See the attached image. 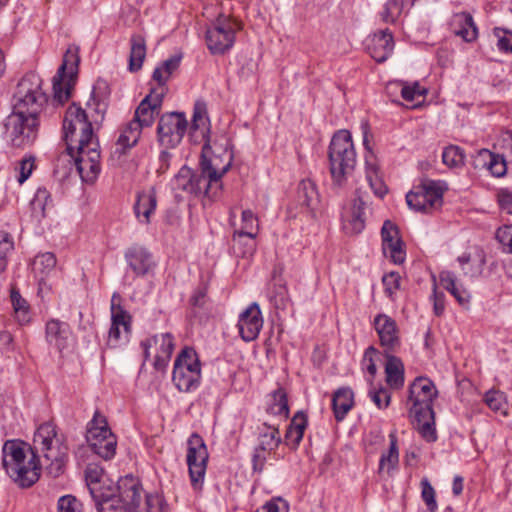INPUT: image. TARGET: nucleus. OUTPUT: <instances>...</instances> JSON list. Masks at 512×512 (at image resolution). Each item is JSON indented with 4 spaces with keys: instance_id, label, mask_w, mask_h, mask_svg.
I'll return each mask as SVG.
<instances>
[{
    "instance_id": "obj_8",
    "label": "nucleus",
    "mask_w": 512,
    "mask_h": 512,
    "mask_svg": "<svg viewBox=\"0 0 512 512\" xmlns=\"http://www.w3.org/2000/svg\"><path fill=\"white\" fill-rule=\"evenodd\" d=\"M47 102L42 91V79L35 72L26 73L17 85L13 96V106L18 110L39 114Z\"/></svg>"
},
{
    "instance_id": "obj_54",
    "label": "nucleus",
    "mask_w": 512,
    "mask_h": 512,
    "mask_svg": "<svg viewBox=\"0 0 512 512\" xmlns=\"http://www.w3.org/2000/svg\"><path fill=\"white\" fill-rule=\"evenodd\" d=\"M496 239L505 252L512 254V225H504L498 228Z\"/></svg>"
},
{
    "instance_id": "obj_59",
    "label": "nucleus",
    "mask_w": 512,
    "mask_h": 512,
    "mask_svg": "<svg viewBox=\"0 0 512 512\" xmlns=\"http://www.w3.org/2000/svg\"><path fill=\"white\" fill-rule=\"evenodd\" d=\"M496 154L488 149H481L477 152L474 158V166L477 169H488L490 162L494 159Z\"/></svg>"
},
{
    "instance_id": "obj_18",
    "label": "nucleus",
    "mask_w": 512,
    "mask_h": 512,
    "mask_svg": "<svg viewBox=\"0 0 512 512\" xmlns=\"http://www.w3.org/2000/svg\"><path fill=\"white\" fill-rule=\"evenodd\" d=\"M382 250L384 255L394 264H402L406 258L403 242L399 236L398 227L386 220L381 229Z\"/></svg>"
},
{
    "instance_id": "obj_48",
    "label": "nucleus",
    "mask_w": 512,
    "mask_h": 512,
    "mask_svg": "<svg viewBox=\"0 0 512 512\" xmlns=\"http://www.w3.org/2000/svg\"><path fill=\"white\" fill-rule=\"evenodd\" d=\"M442 160L450 168H457L464 165L465 154L458 146H448L442 153Z\"/></svg>"
},
{
    "instance_id": "obj_7",
    "label": "nucleus",
    "mask_w": 512,
    "mask_h": 512,
    "mask_svg": "<svg viewBox=\"0 0 512 512\" xmlns=\"http://www.w3.org/2000/svg\"><path fill=\"white\" fill-rule=\"evenodd\" d=\"M201 380V363L196 351L191 347L181 350L175 359L172 381L180 392H190L198 388Z\"/></svg>"
},
{
    "instance_id": "obj_20",
    "label": "nucleus",
    "mask_w": 512,
    "mask_h": 512,
    "mask_svg": "<svg viewBox=\"0 0 512 512\" xmlns=\"http://www.w3.org/2000/svg\"><path fill=\"white\" fill-rule=\"evenodd\" d=\"M263 322L259 305L256 302L251 303L238 318L237 326L241 338L246 342L255 340L263 327Z\"/></svg>"
},
{
    "instance_id": "obj_47",
    "label": "nucleus",
    "mask_w": 512,
    "mask_h": 512,
    "mask_svg": "<svg viewBox=\"0 0 512 512\" xmlns=\"http://www.w3.org/2000/svg\"><path fill=\"white\" fill-rule=\"evenodd\" d=\"M484 402L494 412L507 415L508 402L503 392L499 390H490L484 396Z\"/></svg>"
},
{
    "instance_id": "obj_25",
    "label": "nucleus",
    "mask_w": 512,
    "mask_h": 512,
    "mask_svg": "<svg viewBox=\"0 0 512 512\" xmlns=\"http://www.w3.org/2000/svg\"><path fill=\"white\" fill-rule=\"evenodd\" d=\"M174 187L190 194H200L203 190L208 195L211 187L207 186L203 174L195 175L192 169L184 166L175 176Z\"/></svg>"
},
{
    "instance_id": "obj_42",
    "label": "nucleus",
    "mask_w": 512,
    "mask_h": 512,
    "mask_svg": "<svg viewBox=\"0 0 512 512\" xmlns=\"http://www.w3.org/2000/svg\"><path fill=\"white\" fill-rule=\"evenodd\" d=\"M307 423L308 420L306 414L302 411H298L293 416L291 423L286 431V439L295 446L299 445L303 438Z\"/></svg>"
},
{
    "instance_id": "obj_16",
    "label": "nucleus",
    "mask_w": 512,
    "mask_h": 512,
    "mask_svg": "<svg viewBox=\"0 0 512 512\" xmlns=\"http://www.w3.org/2000/svg\"><path fill=\"white\" fill-rule=\"evenodd\" d=\"M140 345L145 361L150 358V350H155L153 366L158 371H164L175 347L174 337L170 333H161L143 340Z\"/></svg>"
},
{
    "instance_id": "obj_40",
    "label": "nucleus",
    "mask_w": 512,
    "mask_h": 512,
    "mask_svg": "<svg viewBox=\"0 0 512 512\" xmlns=\"http://www.w3.org/2000/svg\"><path fill=\"white\" fill-rule=\"evenodd\" d=\"M396 85L400 87L402 98L413 103V107H418L425 99L428 90L421 86L419 82H396Z\"/></svg>"
},
{
    "instance_id": "obj_26",
    "label": "nucleus",
    "mask_w": 512,
    "mask_h": 512,
    "mask_svg": "<svg viewBox=\"0 0 512 512\" xmlns=\"http://www.w3.org/2000/svg\"><path fill=\"white\" fill-rule=\"evenodd\" d=\"M367 51L376 62H384L392 53L394 41L388 29L375 33L367 43Z\"/></svg>"
},
{
    "instance_id": "obj_2",
    "label": "nucleus",
    "mask_w": 512,
    "mask_h": 512,
    "mask_svg": "<svg viewBox=\"0 0 512 512\" xmlns=\"http://www.w3.org/2000/svg\"><path fill=\"white\" fill-rule=\"evenodd\" d=\"M107 107L100 110V101L90 99L87 110L72 103L63 120L66 156L74 162L84 182H93L101 169L99 141L93 132V123L103 121Z\"/></svg>"
},
{
    "instance_id": "obj_51",
    "label": "nucleus",
    "mask_w": 512,
    "mask_h": 512,
    "mask_svg": "<svg viewBox=\"0 0 512 512\" xmlns=\"http://www.w3.org/2000/svg\"><path fill=\"white\" fill-rule=\"evenodd\" d=\"M57 512H83V507L76 497L64 495L58 500Z\"/></svg>"
},
{
    "instance_id": "obj_49",
    "label": "nucleus",
    "mask_w": 512,
    "mask_h": 512,
    "mask_svg": "<svg viewBox=\"0 0 512 512\" xmlns=\"http://www.w3.org/2000/svg\"><path fill=\"white\" fill-rule=\"evenodd\" d=\"M110 96V88L105 80L99 79L93 86L91 92L92 100L100 101V110L108 107V100Z\"/></svg>"
},
{
    "instance_id": "obj_13",
    "label": "nucleus",
    "mask_w": 512,
    "mask_h": 512,
    "mask_svg": "<svg viewBox=\"0 0 512 512\" xmlns=\"http://www.w3.org/2000/svg\"><path fill=\"white\" fill-rule=\"evenodd\" d=\"M188 128L183 112H168L161 115L157 125V136L161 145L174 148L180 144Z\"/></svg>"
},
{
    "instance_id": "obj_24",
    "label": "nucleus",
    "mask_w": 512,
    "mask_h": 512,
    "mask_svg": "<svg viewBox=\"0 0 512 512\" xmlns=\"http://www.w3.org/2000/svg\"><path fill=\"white\" fill-rule=\"evenodd\" d=\"M125 260L129 268L138 277L149 274L155 267L152 254L140 245H133L125 252Z\"/></svg>"
},
{
    "instance_id": "obj_12",
    "label": "nucleus",
    "mask_w": 512,
    "mask_h": 512,
    "mask_svg": "<svg viewBox=\"0 0 512 512\" xmlns=\"http://www.w3.org/2000/svg\"><path fill=\"white\" fill-rule=\"evenodd\" d=\"M208 451L203 438L193 433L187 441L186 461L191 485L195 490L202 488L207 468Z\"/></svg>"
},
{
    "instance_id": "obj_63",
    "label": "nucleus",
    "mask_w": 512,
    "mask_h": 512,
    "mask_svg": "<svg viewBox=\"0 0 512 512\" xmlns=\"http://www.w3.org/2000/svg\"><path fill=\"white\" fill-rule=\"evenodd\" d=\"M267 451L262 450L258 447L255 448L253 457H252V464H253V470L257 472H261L264 469V465L266 462V456L265 453Z\"/></svg>"
},
{
    "instance_id": "obj_39",
    "label": "nucleus",
    "mask_w": 512,
    "mask_h": 512,
    "mask_svg": "<svg viewBox=\"0 0 512 512\" xmlns=\"http://www.w3.org/2000/svg\"><path fill=\"white\" fill-rule=\"evenodd\" d=\"M298 202L309 210H314L319 203V194L313 181L302 180L297 189Z\"/></svg>"
},
{
    "instance_id": "obj_30",
    "label": "nucleus",
    "mask_w": 512,
    "mask_h": 512,
    "mask_svg": "<svg viewBox=\"0 0 512 512\" xmlns=\"http://www.w3.org/2000/svg\"><path fill=\"white\" fill-rule=\"evenodd\" d=\"M266 413L280 420H286L289 417L288 396L283 387H278L268 395L266 403Z\"/></svg>"
},
{
    "instance_id": "obj_15",
    "label": "nucleus",
    "mask_w": 512,
    "mask_h": 512,
    "mask_svg": "<svg viewBox=\"0 0 512 512\" xmlns=\"http://www.w3.org/2000/svg\"><path fill=\"white\" fill-rule=\"evenodd\" d=\"M111 327L108 332L107 345L116 348L128 341L131 332V316L121 306V296L115 292L111 298Z\"/></svg>"
},
{
    "instance_id": "obj_10",
    "label": "nucleus",
    "mask_w": 512,
    "mask_h": 512,
    "mask_svg": "<svg viewBox=\"0 0 512 512\" xmlns=\"http://www.w3.org/2000/svg\"><path fill=\"white\" fill-rule=\"evenodd\" d=\"M86 439L92 451L104 460H110L115 456L117 438L109 428L105 416L98 411L88 423Z\"/></svg>"
},
{
    "instance_id": "obj_46",
    "label": "nucleus",
    "mask_w": 512,
    "mask_h": 512,
    "mask_svg": "<svg viewBox=\"0 0 512 512\" xmlns=\"http://www.w3.org/2000/svg\"><path fill=\"white\" fill-rule=\"evenodd\" d=\"M269 300L276 309H286L290 303L288 288L283 279L274 282L269 292Z\"/></svg>"
},
{
    "instance_id": "obj_5",
    "label": "nucleus",
    "mask_w": 512,
    "mask_h": 512,
    "mask_svg": "<svg viewBox=\"0 0 512 512\" xmlns=\"http://www.w3.org/2000/svg\"><path fill=\"white\" fill-rule=\"evenodd\" d=\"M328 157L332 187L341 191L347 186L348 178L357 164V154L349 131L339 130L334 134L329 145Z\"/></svg>"
},
{
    "instance_id": "obj_31",
    "label": "nucleus",
    "mask_w": 512,
    "mask_h": 512,
    "mask_svg": "<svg viewBox=\"0 0 512 512\" xmlns=\"http://www.w3.org/2000/svg\"><path fill=\"white\" fill-rule=\"evenodd\" d=\"M389 448L382 452L378 474H387L388 476L398 468L399 464V449L397 445V437L394 433L389 434Z\"/></svg>"
},
{
    "instance_id": "obj_33",
    "label": "nucleus",
    "mask_w": 512,
    "mask_h": 512,
    "mask_svg": "<svg viewBox=\"0 0 512 512\" xmlns=\"http://www.w3.org/2000/svg\"><path fill=\"white\" fill-rule=\"evenodd\" d=\"M91 496L98 512H128L120 500L109 491H99L96 487H92Z\"/></svg>"
},
{
    "instance_id": "obj_52",
    "label": "nucleus",
    "mask_w": 512,
    "mask_h": 512,
    "mask_svg": "<svg viewBox=\"0 0 512 512\" xmlns=\"http://www.w3.org/2000/svg\"><path fill=\"white\" fill-rule=\"evenodd\" d=\"M493 33L497 38V48L501 52H512V31L496 27Z\"/></svg>"
},
{
    "instance_id": "obj_60",
    "label": "nucleus",
    "mask_w": 512,
    "mask_h": 512,
    "mask_svg": "<svg viewBox=\"0 0 512 512\" xmlns=\"http://www.w3.org/2000/svg\"><path fill=\"white\" fill-rule=\"evenodd\" d=\"M400 280H401V277L396 272H391L389 274H386L382 279L383 285L385 287V291L389 295H392L396 290L399 289Z\"/></svg>"
},
{
    "instance_id": "obj_41",
    "label": "nucleus",
    "mask_w": 512,
    "mask_h": 512,
    "mask_svg": "<svg viewBox=\"0 0 512 512\" xmlns=\"http://www.w3.org/2000/svg\"><path fill=\"white\" fill-rule=\"evenodd\" d=\"M439 280L440 284L449 291L461 305L469 303L470 296L464 288L457 285L454 273L442 271L439 274Z\"/></svg>"
},
{
    "instance_id": "obj_53",
    "label": "nucleus",
    "mask_w": 512,
    "mask_h": 512,
    "mask_svg": "<svg viewBox=\"0 0 512 512\" xmlns=\"http://www.w3.org/2000/svg\"><path fill=\"white\" fill-rule=\"evenodd\" d=\"M35 168V158L31 155L24 157L15 168L19 172L17 180L19 184H23L31 175Z\"/></svg>"
},
{
    "instance_id": "obj_4",
    "label": "nucleus",
    "mask_w": 512,
    "mask_h": 512,
    "mask_svg": "<svg viewBox=\"0 0 512 512\" xmlns=\"http://www.w3.org/2000/svg\"><path fill=\"white\" fill-rule=\"evenodd\" d=\"M408 402L411 403L409 416L420 435L427 442L437 439L433 401L438 396L434 383L427 377H417L410 384Z\"/></svg>"
},
{
    "instance_id": "obj_28",
    "label": "nucleus",
    "mask_w": 512,
    "mask_h": 512,
    "mask_svg": "<svg viewBox=\"0 0 512 512\" xmlns=\"http://www.w3.org/2000/svg\"><path fill=\"white\" fill-rule=\"evenodd\" d=\"M365 175L373 193L377 197L383 198L388 192V188L382 179L378 161L371 151H368L365 156Z\"/></svg>"
},
{
    "instance_id": "obj_29",
    "label": "nucleus",
    "mask_w": 512,
    "mask_h": 512,
    "mask_svg": "<svg viewBox=\"0 0 512 512\" xmlns=\"http://www.w3.org/2000/svg\"><path fill=\"white\" fill-rule=\"evenodd\" d=\"M157 206L156 193L153 188L139 192L134 205V213L136 218L144 224L150 223L151 215Z\"/></svg>"
},
{
    "instance_id": "obj_19",
    "label": "nucleus",
    "mask_w": 512,
    "mask_h": 512,
    "mask_svg": "<svg viewBox=\"0 0 512 512\" xmlns=\"http://www.w3.org/2000/svg\"><path fill=\"white\" fill-rule=\"evenodd\" d=\"M164 96L163 88L151 89L136 108L133 120L143 128L152 126L155 117L160 113Z\"/></svg>"
},
{
    "instance_id": "obj_3",
    "label": "nucleus",
    "mask_w": 512,
    "mask_h": 512,
    "mask_svg": "<svg viewBox=\"0 0 512 512\" xmlns=\"http://www.w3.org/2000/svg\"><path fill=\"white\" fill-rule=\"evenodd\" d=\"M190 137L195 142L204 141L201 153V173L207 186L219 183L221 178L228 172L232 165L233 155L224 150L222 154L212 153L210 146V121L207 115L205 102L197 101L194 105Z\"/></svg>"
},
{
    "instance_id": "obj_43",
    "label": "nucleus",
    "mask_w": 512,
    "mask_h": 512,
    "mask_svg": "<svg viewBox=\"0 0 512 512\" xmlns=\"http://www.w3.org/2000/svg\"><path fill=\"white\" fill-rule=\"evenodd\" d=\"M142 129L141 124L132 119L123 126L117 143L124 149L135 146L140 139Z\"/></svg>"
},
{
    "instance_id": "obj_17",
    "label": "nucleus",
    "mask_w": 512,
    "mask_h": 512,
    "mask_svg": "<svg viewBox=\"0 0 512 512\" xmlns=\"http://www.w3.org/2000/svg\"><path fill=\"white\" fill-rule=\"evenodd\" d=\"M374 327L383 348V354L396 353L401 346V341L395 320L386 314H378L374 318Z\"/></svg>"
},
{
    "instance_id": "obj_62",
    "label": "nucleus",
    "mask_w": 512,
    "mask_h": 512,
    "mask_svg": "<svg viewBox=\"0 0 512 512\" xmlns=\"http://www.w3.org/2000/svg\"><path fill=\"white\" fill-rule=\"evenodd\" d=\"M14 249L12 237L4 231L0 232V256L7 258V254Z\"/></svg>"
},
{
    "instance_id": "obj_36",
    "label": "nucleus",
    "mask_w": 512,
    "mask_h": 512,
    "mask_svg": "<svg viewBox=\"0 0 512 512\" xmlns=\"http://www.w3.org/2000/svg\"><path fill=\"white\" fill-rule=\"evenodd\" d=\"M181 62L180 55H173L165 60L161 66L156 67L152 78L158 83V87L155 89H164V95L166 94L167 87L166 83L170 79L171 75L179 68Z\"/></svg>"
},
{
    "instance_id": "obj_58",
    "label": "nucleus",
    "mask_w": 512,
    "mask_h": 512,
    "mask_svg": "<svg viewBox=\"0 0 512 512\" xmlns=\"http://www.w3.org/2000/svg\"><path fill=\"white\" fill-rule=\"evenodd\" d=\"M495 177H502L506 174L507 165L502 155L496 154L487 169Z\"/></svg>"
},
{
    "instance_id": "obj_55",
    "label": "nucleus",
    "mask_w": 512,
    "mask_h": 512,
    "mask_svg": "<svg viewBox=\"0 0 512 512\" xmlns=\"http://www.w3.org/2000/svg\"><path fill=\"white\" fill-rule=\"evenodd\" d=\"M378 354V350L374 346H369L363 355L362 367L365 369L371 377H374L377 372V366L375 363V357Z\"/></svg>"
},
{
    "instance_id": "obj_50",
    "label": "nucleus",
    "mask_w": 512,
    "mask_h": 512,
    "mask_svg": "<svg viewBox=\"0 0 512 512\" xmlns=\"http://www.w3.org/2000/svg\"><path fill=\"white\" fill-rule=\"evenodd\" d=\"M421 497L430 512H436L438 506L435 499V490L427 478L421 480Z\"/></svg>"
},
{
    "instance_id": "obj_32",
    "label": "nucleus",
    "mask_w": 512,
    "mask_h": 512,
    "mask_svg": "<svg viewBox=\"0 0 512 512\" xmlns=\"http://www.w3.org/2000/svg\"><path fill=\"white\" fill-rule=\"evenodd\" d=\"M354 405V393L348 387L336 390L332 397V408L337 421H342Z\"/></svg>"
},
{
    "instance_id": "obj_38",
    "label": "nucleus",
    "mask_w": 512,
    "mask_h": 512,
    "mask_svg": "<svg viewBox=\"0 0 512 512\" xmlns=\"http://www.w3.org/2000/svg\"><path fill=\"white\" fill-rule=\"evenodd\" d=\"M281 443V436L276 425H268L264 423L262 428H259L258 448L267 452L274 451Z\"/></svg>"
},
{
    "instance_id": "obj_44",
    "label": "nucleus",
    "mask_w": 512,
    "mask_h": 512,
    "mask_svg": "<svg viewBox=\"0 0 512 512\" xmlns=\"http://www.w3.org/2000/svg\"><path fill=\"white\" fill-rule=\"evenodd\" d=\"M10 298L17 321L21 325L29 323L31 320L29 305L14 286L11 288Z\"/></svg>"
},
{
    "instance_id": "obj_6",
    "label": "nucleus",
    "mask_w": 512,
    "mask_h": 512,
    "mask_svg": "<svg viewBox=\"0 0 512 512\" xmlns=\"http://www.w3.org/2000/svg\"><path fill=\"white\" fill-rule=\"evenodd\" d=\"M242 29L239 20L231 15L220 13L206 30V44L213 55H223L232 49L236 33Z\"/></svg>"
},
{
    "instance_id": "obj_27",
    "label": "nucleus",
    "mask_w": 512,
    "mask_h": 512,
    "mask_svg": "<svg viewBox=\"0 0 512 512\" xmlns=\"http://www.w3.org/2000/svg\"><path fill=\"white\" fill-rule=\"evenodd\" d=\"M384 372L387 385L392 389H401L405 381V367L403 361L395 353H385Z\"/></svg>"
},
{
    "instance_id": "obj_64",
    "label": "nucleus",
    "mask_w": 512,
    "mask_h": 512,
    "mask_svg": "<svg viewBox=\"0 0 512 512\" xmlns=\"http://www.w3.org/2000/svg\"><path fill=\"white\" fill-rule=\"evenodd\" d=\"M498 202L503 211L512 215V192L501 191L498 194Z\"/></svg>"
},
{
    "instance_id": "obj_34",
    "label": "nucleus",
    "mask_w": 512,
    "mask_h": 512,
    "mask_svg": "<svg viewBox=\"0 0 512 512\" xmlns=\"http://www.w3.org/2000/svg\"><path fill=\"white\" fill-rule=\"evenodd\" d=\"M453 27L455 35L464 41L472 42L477 39L478 29L469 13L457 14L453 20Z\"/></svg>"
},
{
    "instance_id": "obj_23",
    "label": "nucleus",
    "mask_w": 512,
    "mask_h": 512,
    "mask_svg": "<svg viewBox=\"0 0 512 512\" xmlns=\"http://www.w3.org/2000/svg\"><path fill=\"white\" fill-rule=\"evenodd\" d=\"M45 339L50 347H53L58 352H63L67 349L72 342V331L70 326L58 319H51L47 321L45 327Z\"/></svg>"
},
{
    "instance_id": "obj_57",
    "label": "nucleus",
    "mask_w": 512,
    "mask_h": 512,
    "mask_svg": "<svg viewBox=\"0 0 512 512\" xmlns=\"http://www.w3.org/2000/svg\"><path fill=\"white\" fill-rule=\"evenodd\" d=\"M102 475H103V470L99 469L96 466H94V467L89 466L86 469L85 476H86L88 489L90 492H91L92 487L93 488L96 487L99 491H102L101 487L99 486Z\"/></svg>"
},
{
    "instance_id": "obj_14",
    "label": "nucleus",
    "mask_w": 512,
    "mask_h": 512,
    "mask_svg": "<svg viewBox=\"0 0 512 512\" xmlns=\"http://www.w3.org/2000/svg\"><path fill=\"white\" fill-rule=\"evenodd\" d=\"M79 63L77 51L69 48L63 58L62 65L53 77V97L60 104L67 101L71 95L72 81Z\"/></svg>"
},
{
    "instance_id": "obj_1",
    "label": "nucleus",
    "mask_w": 512,
    "mask_h": 512,
    "mask_svg": "<svg viewBox=\"0 0 512 512\" xmlns=\"http://www.w3.org/2000/svg\"><path fill=\"white\" fill-rule=\"evenodd\" d=\"M68 446L52 422L41 424L34 433L33 446L20 440H8L2 448V465L20 487L35 484L44 469L52 478L64 474L68 462Z\"/></svg>"
},
{
    "instance_id": "obj_35",
    "label": "nucleus",
    "mask_w": 512,
    "mask_h": 512,
    "mask_svg": "<svg viewBox=\"0 0 512 512\" xmlns=\"http://www.w3.org/2000/svg\"><path fill=\"white\" fill-rule=\"evenodd\" d=\"M258 228L257 216L250 209L243 210L241 213V226L239 229L234 230L233 241L239 242L243 237H248L250 240L255 239Z\"/></svg>"
},
{
    "instance_id": "obj_22",
    "label": "nucleus",
    "mask_w": 512,
    "mask_h": 512,
    "mask_svg": "<svg viewBox=\"0 0 512 512\" xmlns=\"http://www.w3.org/2000/svg\"><path fill=\"white\" fill-rule=\"evenodd\" d=\"M366 201L362 196L357 195L352 205L345 209L342 214V228L348 235H357L365 228Z\"/></svg>"
},
{
    "instance_id": "obj_56",
    "label": "nucleus",
    "mask_w": 512,
    "mask_h": 512,
    "mask_svg": "<svg viewBox=\"0 0 512 512\" xmlns=\"http://www.w3.org/2000/svg\"><path fill=\"white\" fill-rule=\"evenodd\" d=\"M369 396L373 403L379 408H387L390 404L391 394L385 388H379L377 390H370Z\"/></svg>"
},
{
    "instance_id": "obj_45",
    "label": "nucleus",
    "mask_w": 512,
    "mask_h": 512,
    "mask_svg": "<svg viewBox=\"0 0 512 512\" xmlns=\"http://www.w3.org/2000/svg\"><path fill=\"white\" fill-rule=\"evenodd\" d=\"M55 266L56 257L51 252H45L37 255L32 263L33 272L37 277H39L40 282L43 281L44 276L54 270Z\"/></svg>"
},
{
    "instance_id": "obj_61",
    "label": "nucleus",
    "mask_w": 512,
    "mask_h": 512,
    "mask_svg": "<svg viewBox=\"0 0 512 512\" xmlns=\"http://www.w3.org/2000/svg\"><path fill=\"white\" fill-rule=\"evenodd\" d=\"M432 299H433L434 314L438 317L442 316L444 313V310H445L444 294L439 293L437 291L436 284H434V287H433Z\"/></svg>"
},
{
    "instance_id": "obj_37",
    "label": "nucleus",
    "mask_w": 512,
    "mask_h": 512,
    "mask_svg": "<svg viewBox=\"0 0 512 512\" xmlns=\"http://www.w3.org/2000/svg\"><path fill=\"white\" fill-rule=\"evenodd\" d=\"M146 57V41L140 34H133L130 38L129 70L136 72L142 68Z\"/></svg>"
},
{
    "instance_id": "obj_21",
    "label": "nucleus",
    "mask_w": 512,
    "mask_h": 512,
    "mask_svg": "<svg viewBox=\"0 0 512 512\" xmlns=\"http://www.w3.org/2000/svg\"><path fill=\"white\" fill-rule=\"evenodd\" d=\"M117 490L118 494H114V497L120 500L128 512H137L142 502V488L139 481L133 476H126L119 480Z\"/></svg>"
},
{
    "instance_id": "obj_11",
    "label": "nucleus",
    "mask_w": 512,
    "mask_h": 512,
    "mask_svg": "<svg viewBox=\"0 0 512 512\" xmlns=\"http://www.w3.org/2000/svg\"><path fill=\"white\" fill-rule=\"evenodd\" d=\"M443 193L441 182L426 179L406 195V202L410 209L427 213L442 205Z\"/></svg>"
},
{
    "instance_id": "obj_9",
    "label": "nucleus",
    "mask_w": 512,
    "mask_h": 512,
    "mask_svg": "<svg viewBox=\"0 0 512 512\" xmlns=\"http://www.w3.org/2000/svg\"><path fill=\"white\" fill-rule=\"evenodd\" d=\"M38 115L28 111L18 110L13 106L12 113L4 123L7 139L14 147H23L30 144L36 135Z\"/></svg>"
}]
</instances>
